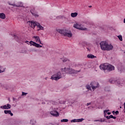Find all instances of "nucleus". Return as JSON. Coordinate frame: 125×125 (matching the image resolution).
Masks as SVG:
<instances>
[{
	"label": "nucleus",
	"mask_w": 125,
	"mask_h": 125,
	"mask_svg": "<svg viewBox=\"0 0 125 125\" xmlns=\"http://www.w3.org/2000/svg\"><path fill=\"white\" fill-rule=\"evenodd\" d=\"M0 18H1V19H5L6 16L5 14L3 13H0Z\"/></svg>",
	"instance_id": "nucleus-20"
},
{
	"label": "nucleus",
	"mask_w": 125,
	"mask_h": 125,
	"mask_svg": "<svg viewBox=\"0 0 125 125\" xmlns=\"http://www.w3.org/2000/svg\"><path fill=\"white\" fill-rule=\"evenodd\" d=\"M87 49H88V50H89V49H88V48H86Z\"/></svg>",
	"instance_id": "nucleus-48"
},
{
	"label": "nucleus",
	"mask_w": 125,
	"mask_h": 125,
	"mask_svg": "<svg viewBox=\"0 0 125 125\" xmlns=\"http://www.w3.org/2000/svg\"><path fill=\"white\" fill-rule=\"evenodd\" d=\"M33 39H35L36 40V42H39L40 44H43L42 43V41H41V39L40 38L39 36H33Z\"/></svg>",
	"instance_id": "nucleus-12"
},
{
	"label": "nucleus",
	"mask_w": 125,
	"mask_h": 125,
	"mask_svg": "<svg viewBox=\"0 0 125 125\" xmlns=\"http://www.w3.org/2000/svg\"><path fill=\"white\" fill-rule=\"evenodd\" d=\"M115 113V114L118 115L119 114V111H118V110L116 111Z\"/></svg>",
	"instance_id": "nucleus-36"
},
{
	"label": "nucleus",
	"mask_w": 125,
	"mask_h": 125,
	"mask_svg": "<svg viewBox=\"0 0 125 125\" xmlns=\"http://www.w3.org/2000/svg\"><path fill=\"white\" fill-rule=\"evenodd\" d=\"M95 122H100L101 123H103V122H105V119H101L100 120H95Z\"/></svg>",
	"instance_id": "nucleus-25"
},
{
	"label": "nucleus",
	"mask_w": 125,
	"mask_h": 125,
	"mask_svg": "<svg viewBox=\"0 0 125 125\" xmlns=\"http://www.w3.org/2000/svg\"><path fill=\"white\" fill-rule=\"evenodd\" d=\"M124 23H125V18L124 20Z\"/></svg>",
	"instance_id": "nucleus-45"
},
{
	"label": "nucleus",
	"mask_w": 125,
	"mask_h": 125,
	"mask_svg": "<svg viewBox=\"0 0 125 125\" xmlns=\"http://www.w3.org/2000/svg\"><path fill=\"white\" fill-rule=\"evenodd\" d=\"M62 78V74H61V72L59 71L55 74L53 75L51 79V80H54V81H58V80H60V79H61Z\"/></svg>",
	"instance_id": "nucleus-5"
},
{
	"label": "nucleus",
	"mask_w": 125,
	"mask_h": 125,
	"mask_svg": "<svg viewBox=\"0 0 125 125\" xmlns=\"http://www.w3.org/2000/svg\"><path fill=\"white\" fill-rule=\"evenodd\" d=\"M47 78H46L45 79V80H47Z\"/></svg>",
	"instance_id": "nucleus-50"
},
{
	"label": "nucleus",
	"mask_w": 125,
	"mask_h": 125,
	"mask_svg": "<svg viewBox=\"0 0 125 125\" xmlns=\"http://www.w3.org/2000/svg\"><path fill=\"white\" fill-rule=\"evenodd\" d=\"M27 94H28V93H25L24 92H22V94H21V96H25V95H27Z\"/></svg>",
	"instance_id": "nucleus-33"
},
{
	"label": "nucleus",
	"mask_w": 125,
	"mask_h": 125,
	"mask_svg": "<svg viewBox=\"0 0 125 125\" xmlns=\"http://www.w3.org/2000/svg\"><path fill=\"white\" fill-rule=\"evenodd\" d=\"M3 72H4V69H3V70H1L0 69V73H3Z\"/></svg>",
	"instance_id": "nucleus-37"
},
{
	"label": "nucleus",
	"mask_w": 125,
	"mask_h": 125,
	"mask_svg": "<svg viewBox=\"0 0 125 125\" xmlns=\"http://www.w3.org/2000/svg\"><path fill=\"white\" fill-rule=\"evenodd\" d=\"M107 115H111V112H107Z\"/></svg>",
	"instance_id": "nucleus-40"
},
{
	"label": "nucleus",
	"mask_w": 125,
	"mask_h": 125,
	"mask_svg": "<svg viewBox=\"0 0 125 125\" xmlns=\"http://www.w3.org/2000/svg\"><path fill=\"white\" fill-rule=\"evenodd\" d=\"M50 114L54 117H59V113L56 110H52L50 112Z\"/></svg>",
	"instance_id": "nucleus-11"
},
{
	"label": "nucleus",
	"mask_w": 125,
	"mask_h": 125,
	"mask_svg": "<svg viewBox=\"0 0 125 125\" xmlns=\"http://www.w3.org/2000/svg\"><path fill=\"white\" fill-rule=\"evenodd\" d=\"M16 100V99L15 98H13V101H15Z\"/></svg>",
	"instance_id": "nucleus-39"
},
{
	"label": "nucleus",
	"mask_w": 125,
	"mask_h": 125,
	"mask_svg": "<svg viewBox=\"0 0 125 125\" xmlns=\"http://www.w3.org/2000/svg\"><path fill=\"white\" fill-rule=\"evenodd\" d=\"M1 68H2V67H1V66H0V69H1Z\"/></svg>",
	"instance_id": "nucleus-47"
},
{
	"label": "nucleus",
	"mask_w": 125,
	"mask_h": 125,
	"mask_svg": "<svg viewBox=\"0 0 125 125\" xmlns=\"http://www.w3.org/2000/svg\"><path fill=\"white\" fill-rule=\"evenodd\" d=\"M8 100H10V99L9 98L8 99Z\"/></svg>",
	"instance_id": "nucleus-51"
},
{
	"label": "nucleus",
	"mask_w": 125,
	"mask_h": 125,
	"mask_svg": "<svg viewBox=\"0 0 125 125\" xmlns=\"http://www.w3.org/2000/svg\"><path fill=\"white\" fill-rule=\"evenodd\" d=\"M73 27L74 28H75V29L81 30L82 31H86V30H87V28L82 27V24H80L79 23L74 24Z\"/></svg>",
	"instance_id": "nucleus-6"
},
{
	"label": "nucleus",
	"mask_w": 125,
	"mask_h": 125,
	"mask_svg": "<svg viewBox=\"0 0 125 125\" xmlns=\"http://www.w3.org/2000/svg\"><path fill=\"white\" fill-rule=\"evenodd\" d=\"M100 68L101 70H104V71L106 70L108 72H111V71H114L115 70V66L109 63L102 64L100 66Z\"/></svg>",
	"instance_id": "nucleus-1"
},
{
	"label": "nucleus",
	"mask_w": 125,
	"mask_h": 125,
	"mask_svg": "<svg viewBox=\"0 0 125 125\" xmlns=\"http://www.w3.org/2000/svg\"><path fill=\"white\" fill-rule=\"evenodd\" d=\"M37 27L40 29H38V31H40V30H44L43 27L42 26L41 24L39 22H37Z\"/></svg>",
	"instance_id": "nucleus-16"
},
{
	"label": "nucleus",
	"mask_w": 125,
	"mask_h": 125,
	"mask_svg": "<svg viewBox=\"0 0 125 125\" xmlns=\"http://www.w3.org/2000/svg\"><path fill=\"white\" fill-rule=\"evenodd\" d=\"M30 24L31 28H35L36 26H37V22L36 23L34 21H31Z\"/></svg>",
	"instance_id": "nucleus-18"
},
{
	"label": "nucleus",
	"mask_w": 125,
	"mask_h": 125,
	"mask_svg": "<svg viewBox=\"0 0 125 125\" xmlns=\"http://www.w3.org/2000/svg\"><path fill=\"white\" fill-rule=\"evenodd\" d=\"M61 72L64 71L67 74H71V75L74 74H78V73H80V72H81V70L78 71L75 70L71 68H66V67H65L64 68H61Z\"/></svg>",
	"instance_id": "nucleus-3"
},
{
	"label": "nucleus",
	"mask_w": 125,
	"mask_h": 125,
	"mask_svg": "<svg viewBox=\"0 0 125 125\" xmlns=\"http://www.w3.org/2000/svg\"><path fill=\"white\" fill-rule=\"evenodd\" d=\"M45 103H42V104H45Z\"/></svg>",
	"instance_id": "nucleus-46"
},
{
	"label": "nucleus",
	"mask_w": 125,
	"mask_h": 125,
	"mask_svg": "<svg viewBox=\"0 0 125 125\" xmlns=\"http://www.w3.org/2000/svg\"><path fill=\"white\" fill-rule=\"evenodd\" d=\"M3 87L5 89H9V86H8V85H6V84L3 85Z\"/></svg>",
	"instance_id": "nucleus-23"
},
{
	"label": "nucleus",
	"mask_w": 125,
	"mask_h": 125,
	"mask_svg": "<svg viewBox=\"0 0 125 125\" xmlns=\"http://www.w3.org/2000/svg\"><path fill=\"white\" fill-rule=\"evenodd\" d=\"M31 11V13L32 14V15H33V16H35V17H39V15H38L37 14L33 13L32 11Z\"/></svg>",
	"instance_id": "nucleus-28"
},
{
	"label": "nucleus",
	"mask_w": 125,
	"mask_h": 125,
	"mask_svg": "<svg viewBox=\"0 0 125 125\" xmlns=\"http://www.w3.org/2000/svg\"><path fill=\"white\" fill-rule=\"evenodd\" d=\"M107 44H108V42L104 41L101 42L100 43L102 50H105L106 49V48L107 47Z\"/></svg>",
	"instance_id": "nucleus-8"
},
{
	"label": "nucleus",
	"mask_w": 125,
	"mask_h": 125,
	"mask_svg": "<svg viewBox=\"0 0 125 125\" xmlns=\"http://www.w3.org/2000/svg\"><path fill=\"white\" fill-rule=\"evenodd\" d=\"M118 38L120 40V41H121V42L123 41V37L122 36V35H119L118 36Z\"/></svg>",
	"instance_id": "nucleus-30"
},
{
	"label": "nucleus",
	"mask_w": 125,
	"mask_h": 125,
	"mask_svg": "<svg viewBox=\"0 0 125 125\" xmlns=\"http://www.w3.org/2000/svg\"><path fill=\"white\" fill-rule=\"evenodd\" d=\"M8 4L9 5H11L12 6H15L16 7H25L23 6V3L22 2L19 1L15 4V2L12 3L10 1H8Z\"/></svg>",
	"instance_id": "nucleus-4"
},
{
	"label": "nucleus",
	"mask_w": 125,
	"mask_h": 125,
	"mask_svg": "<svg viewBox=\"0 0 125 125\" xmlns=\"http://www.w3.org/2000/svg\"><path fill=\"white\" fill-rule=\"evenodd\" d=\"M30 124L31 125H34L36 124V121L34 120H32L30 121Z\"/></svg>",
	"instance_id": "nucleus-27"
},
{
	"label": "nucleus",
	"mask_w": 125,
	"mask_h": 125,
	"mask_svg": "<svg viewBox=\"0 0 125 125\" xmlns=\"http://www.w3.org/2000/svg\"><path fill=\"white\" fill-rule=\"evenodd\" d=\"M61 60L63 62V63H65V62H67V60H68V59L67 58H61Z\"/></svg>",
	"instance_id": "nucleus-24"
},
{
	"label": "nucleus",
	"mask_w": 125,
	"mask_h": 125,
	"mask_svg": "<svg viewBox=\"0 0 125 125\" xmlns=\"http://www.w3.org/2000/svg\"><path fill=\"white\" fill-rule=\"evenodd\" d=\"M29 43L30 44V46H32V45H33V46H35V47H42V46L40 44H38V43H36L32 41H30Z\"/></svg>",
	"instance_id": "nucleus-9"
},
{
	"label": "nucleus",
	"mask_w": 125,
	"mask_h": 125,
	"mask_svg": "<svg viewBox=\"0 0 125 125\" xmlns=\"http://www.w3.org/2000/svg\"><path fill=\"white\" fill-rule=\"evenodd\" d=\"M71 123H77V119H73V120H71Z\"/></svg>",
	"instance_id": "nucleus-32"
},
{
	"label": "nucleus",
	"mask_w": 125,
	"mask_h": 125,
	"mask_svg": "<svg viewBox=\"0 0 125 125\" xmlns=\"http://www.w3.org/2000/svg\"><path fill=\"white\" fill-rule=\"evenodd\" d=\"M71 17H73V18L77 17L78 16V13L77 12L71 13Z\"/></svg>",
	"instance_id": "nucleus-21"
},
{
	"label": "nucleus",
	"mask_w": 125,
	"mask_h": 125,
	"mask_svg": "<svg viewBox=\"0 0 125 125\" xmlns=\"http://www.w3.org/2000/svg\"><path fill=\"white\" fill-rule=\"evenodd\" d=\"M109 82L110 83H118V84H121V83H120V82H118L114 80V79H110L109 80Z\"/></svg>",
	"instance_id": "nucleus-14"
},
{
	"label": "nucleus",
	"mask_w": 125,
	"mask_h": 125,
	"mask_svg": "<svg viewBox=\"0 0 125 125\" xmlns=\"http://www.w3.org/2000/svg\"><path fill=\"white\" fill-rule=\"evenodd\" d=\"M105 117V118L109 120V119H114V120H116V119H117L116 117H115L114 116H113L112 115H110V116H104Z\"/></svg>",
	"instance_id": "nucleus-17"
},
{
	"label": "nucleus",
	"mask_w": 125,
	"mask_h": 125,
	"mask_svg": "<svg viewBox=\"0 0 125 125\" xmlns=\"http://www.w3.org/2000/svg\"><path fill=\"white\" fill-rule=\"evenodd\" d=\"M120 108L121 109H122V106H120Z\"/></svg>",
	"instance_id": "nucleus-49"
},
{
	"label": "nucleus",
	"mask_w": 125,
	"mask_h": 125,
	"mask_svg": "<svg viewBox=\"0 0 125 125\" xmlns=\"http://www.w3.org/2000/svg\"><path fill=\"white\" fill-rule=\"evenodd\" d=\"M112 113H113V115H115V113H115V112H114V111H112Z\"/></svg>",
	"instance_id": "nucleus-44"
},
{
	"label": "nucleus",
	"mask_w": 125,
	"mask_h": 125,
	"mask_svg": "<svg viewBox=\"0 0 125 125\" xmlns=\"http://www.w3.org/2000/svg\"><path fill=\"white\" fill-rule=\"evenodd\" d=\"M87 58H90L91 59H93L94 58H96V56L92 54H88L87 56Z\"/></svg>",
	"instance_id": "nucleus-19"
},
{
	"label": "nucleus",
	"mask_w": 125,
	"mask_h": 125,
	"mask_svg": "<svg viewBox=\"0 0 125 125\" xmlns=\"http://www.w3.org/2000/svg\"><path fill=\"white\" fill-rule=\"evenodd\" d=\"M89 7L91 8V7H92V6L90 5V6H89Z\"/></svg>",
	"instance_id": "nucleus-43"
},
{
	"label": "nucleus",
	"mask_w": 125,
	"mask_h": 125,
	"mask_svg": "<svg viewBox=\"0 0 125 125\" xmlns=\"http://www.w3.org/2000/svg\"><path fill=\"white\" fill-rule=\"evenodd\" d=\"M90 104H91V103H87V104H86V106H88L89 105H90Z\"/></svg>",
	"instance_id": "nucleus-38"
},
{
	"label": "nucleus",
	"mask_w": 125,
	"mask_h": 125,
	"mask_svg": "<svg viewBox=\"0 0 125 125\" xmlns=\"http://www.w3.org/2000/svg\"><path fill=\"white\" fill-rule=\"evenodd\" d=\"M0 108H1V109H3L5 110H9V109L11 108V105H10L9 104H8L4 105L1 106Z\"/></svg>",
	"instance_id": "nucleus-10"
},
{
	"label": "nucleus",
	"mask_w": 125,
	"mask_h": 125,
	"mask_svg": "<svg viewBox=\"0 0 125 125\" xmlns=\"http://www.w3.org/2000/svg\"><path fill=\"white\" fill-rule=\"evenodd\" d=\"M90 85L93 90H95L97 87H99V83L98 82H92L90 83Z\"/></svg>",
	"instance_id": "nucleus-7"
},
{
	"label": "nucleus",
	"mask_w": 125,
	"mask_h": 125,
	"mask_svg": "<svg viewBox=\"0 0 125 125\" xmlns=\"http://www.w3.org/2000/svg\"><path fill=\"white\" fill-rule=\"evenodd\" d=\"M107 112H109V109H108V110H104V117H105V115H106V113H107Z\"/></svg>",
	"instance_id": "nucleus-34"
},
{
	"label": "nucleus",
	"mask_w": 125,
	"mask_h": 125,
	"mask_svg": "<svg viewBox=\"0 0 125 125\" xmlns=\"http://www.w3.org/2000/svg\"><path fill=\"white\" fill-rule=\"evenodd\" d=\"M0 88H3V84L1 83H0Z\"/></svg>",
	"instance_id": "nucleus-35"
},
{
	"label": "nucleus",
	"mask_w": 125,
	"mask_h": 125,
	"mask_svg": "<svg viewBox=\"0 0 125 125\" xmlns=\"http://www.w3.org/2000/svg\"><path fill=\"white\" fill-rule=\"evenodd\" d=\"M69 120L68 119H62L61 120V123H67Z\"/></svg>",
	"instance_id": "nucleus-26"
},
{
	"label": "nucleus",
	"mask_w": 125,
	"mask_h": 125,
	"mask_svg": "<svg viewBox=\"0 0 125 125\" xmlns=\"http://www.w3.org/2000/svg\"><path fill=\"white\" fill-rule=\"evenodd\" d=\"M25 42L26 43H27V42H29V41H26Z\"/></svg>",
	"instance_id": "nucleus-41"
},
{
	"label": "nucleus",
	"mask_w": 125,
	"mask_h": 125,
	"mask_svg": "<svg viewBox=\"0 0 125 125\" xmlns=\"http://www.w3.org/2000/svg\"><path fill=\"white\" fill-rule=\"evenodd\" d=\"M63 18L66 19V18L64 17V16H59L57 17V19H63Z\"/></svg>",
	"instance_id": "nucleus-22"
},
{
	"label": "nucleus",
	"mask_w": 125,
	"mask_h": 125,
	"mask_svg": "<svg viewBox=\"0 0 125 125\" xmlns=\"http://www.w3.org/2000/svg\"><path fill=\"white\" fill-rule=\"evenodd\" d=\"M86 88H87V89H88V90H91V87H90V85H86Z\"/></svg>",
	"instance_id": "nucleus-29"
},
{
	"label": "nucleus",
	"mask_w": 125,
	"mask_h": 125,
	"mask_svg": "<svg viewBox=\"0 0 125 125\" xmlns=\"http://www.w3.org/2000/svg\"><path fill=\"white\" fill-rule=\"evenodd\" d=\"M113 48H114V46H113V45L107 43L105 50H107V51H109L110 50H112Z\"/></svg>",
	"instance_id": "nucleus-13"
},
{
	"label": "nucleus",
	"mask_w": 125,
	"mask_h": 125,
	"mask_svg": "<svg viewBox=\"0 0 125 125\" xmlns=\"http://www.w3.org/2000/svg\"><path fill=\"white\" fill-rule=\"evenodd\" d=\"M84 119H83V118H81V119H77V122H78V123H80V122H83V121Z\"/></svg>",
	"instance_id": "nucleus-31"
},
{
	"label": "nucleus",
	"mask_w": 125,
	"mask_h": 125,
	"mask_svg": "<svg viewBox=\"0 0 125 125\" xmlns=\"http://www.w3.org/2000/svg\"><path fill=\"white\" fill-rule=\"evenodd\" d=\"M4 114H9L12 117V116H13V113H12L11 112V110H4Z\"/></svg>",
	"instance_id": "nucleus-15"
},
{
	"label": "nucleus",
	"mask_w": 125,
	"mask_h": 125,
	"mask_svg": "<svg viewBox=\"0 0 125 125\" xmlns=\"http://www.w3.org/2000/svg\"><path fill=\"white\" fill-rule=\"evenodd\" d=\"M124 108L125 109V103L124 104Z\"/></svg>",
	"instance_id": "nucleus-42"
},
{
	"label": "nucleus",
	"mask_w": 125,
	"mask_h": 125,
	"mask_svg": "<svg viewBox=\"0 0 125 125\" xmlns=\"http://www.w3.org/2000/svg\"><path fill=\"white\" fill-rule=\"evenodd\" d=\"M57 32L61 34L62 36L64 37H68V38H72L73 36V34L70 30L68 29H58Z\"/></svg>",
	"instance_id": "nucleus-2"
}]
</instances>
